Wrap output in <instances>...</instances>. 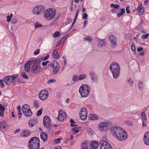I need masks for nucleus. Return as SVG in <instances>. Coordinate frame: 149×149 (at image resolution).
<instances>
[{
  "label": "nucleus",
  "instance_id": "obj_1",
  "mask_svg": "<svg viewBox=\"0 0 149 149\" xmlns=\"http://www.w3.org/2000/svg\"><path fill=\"white\" fill-rule=\"evenodd\" d=\"M90 86L85 84H82L79 88V92L83 97H86L88 96L91 91Z\"/></svg>",
  "mask_w": 149,
  "mask_h": 149
},
{
  "label": "nucleus",
  "instance_id": "obj_2",
  "mask_svg": "<svg viewBox=\"0 0 149 149\" xmlns=\"http://www.w3.org/2000/svg\"><path fill=\"white\" fill-rule=\"evenodd\" d=\"M56 12L50 8L48 9L45 10L44 13V16L45 18L47 20H50L53 19L55 16Z\"/></svg>",
  "mask_w": 149,
  "mask_h": 149
},
{
  "label": "nucleus",
  "instance_id": "obj_3",
  "mask_svg": "<svg viewBox=\"0 0 149 149\" xmlns=\"http://www.w3.org/2000/svg\"><path fill=\"white\" fill-rule=\"evenodd\" d=\"M22 110L24 115L26 117H30L32 115L31 110L27 104L23 105L22 108Z\"/></svg>",
  "mask_w": 149,
  "mask_h": 149
},
{
  "label": "nucleus",
  "instance_id": "obj_4",
  "mask_svg": "<svg viewBox=\"0 0 149 149\" xmlns=\"http://www.w3.org/2000/svg\"><path fill=\"white\" fill-rule=\"evenodd\" d=\"M111 130L113 134V135L116 137L122 131L123 132V130L121 128L117 127H113L111 128Z\"/></svg>",
  "mask_w": 149,
  "mask_h": 149
},
{
  "label": "nucleus",
  "instance_id": "obj_5",
  "mask_svg": "<svg viewBox=\"0 0 149 149\" xmlns=\"http://www.w3.org/2000/svg\"><path fill=\"white\" fill-rule=\"evenodd\" d=\"M45 10L42 6H37L34 8L33 12L34 14L37 15L42 13Z\"/></svg>",
  "mask_w": 149,
  "mask_h": 149
},
{
  "label": "nucleus",
  "instance_id": "obj_6",
  "mask_svg": "<svg viewBox=\"0 0 149 149\" xmlns=\"http://www.w3.org/2000/svg\"><path fill=\"white\" fill-rule=\"evenodd\" d=\"M51 120L49 117L47 116H45L43 118V125L45 127L49 128L50 130L51 127H50Z\"/></svg>",
  "mask_w": 149,
  "mask_h": 149
},
{
  "label": "nucleus",
  "instance_id": "obj_7",
  "mask_svg": "<svg viewBox=\"0 0 149 149\" xmlns=\"http://www.w3.org/2000/svg\"><path fill=\"white\" fill-rule=\"evenodd\" d=\"M67 118L66 114L63 111L60 110L58 111V116L57 119L60 121H63Z\"/></svg>",
  "mask_w": 149,
  "mask_h": 149
},
{
  "label": "nucleus",
  "instance_id": "obj_8",
  "mask_svg": "<svg viewBox=\"0 0 149 149\" xmlns=\"http://www.w3.org/2000/svg\"><path fill=\"white\" fill-rule=\"evenodd\" d=\"M49 95V93L47 90H42L40 91L39 94L40 99L42 100L46 99Z\"/></svg>",
  "mask_w": 149,
  "mask_h": 149
},
{
  "label": "nucleus",
  "instance_id": "obj_9",
  "mask_svg": "<svg viewBox=\"0 0 149 149\" xmlns=\"http://www.w3.org/2000/svg\"><path fill=\"white\" fill-rule=\"evenodd\" d=\"M100 149H112L111 146L105 141H101L100 143Z\"/></svg>",
  "mask_w": 149,
  "mask_h": 149
},
{
  "label": "nucleus",
  "instance_id": "obj_10",
  "mask_svg": "<svg viewBox=\"0 0 149 149\" xmlns=\"http://www.w3.org/2000/svg\"><path fill=\"white\" fill-rule=\"evenodd\" d=\"M109 123L107 122H102L99 124L98 127L101 132L105 131L108 128Z\"/></svg>",
  "mask_w": 149,
  "mask_h": 149
},
{
  "label": "nucleus",
  "instance_id": "obj_11",
  "mask_svg": "<svg viewBox=\"0 0 149 149\" xmlns=\"http://www.w3.org/2000/svg\"><path fill=\"white\" fill-rule=\"evenodd\" d=\"M109 40L111 42V46L112 47H116L117 39L114 35H110L109 37Z\"/></svg>",
  "mask_w": 149,
  "mask_h": 149
},
{
  "label": "nucleus",
  "instance_id": "obj_12",
  "mask_svg": "<svg viewBox=\"0 0 149 149\" xmlns=\"http://www.w3.org/2000/svg\"><path fill=\"white\" fill-rule=\"evenodd\" d=\"M41 70V67L38 65H34L32 66L31 69V72L33 74H37L40 72Z\"/></svg>",
  "mask_w": 149,
  "mask_h": 149
},
{
  "label": "nucleus",
  "instance_id": "obj_13",
  "mask_svg": "<svg viewBox=\"0 0 149 149\" xmlns=\"http://www.w3.org/2000/svg\"><path fill=\"white\" fill-rule=\"evenodd\" d=\"M116 137L120 141H123L127 137V134L126 132L124 130L121 132Z\"/></svg>",
  "mask_w": 149,
  "mask_h": 149
},
{
  "label": "nucleus",
  "instance_id": "obj_14",
  "mask_svg": "<svg viewBox=\"0 0 149 149\" xmlns=\"http://www.w3.org/2000/svg\"><path fill=\"white\" fill-rule=\"evenodd\" d=\"M80 116L81 119L82 120H84L87 118V112L86 108H84L81 109Z\"/></svg>",
  "mask_w": 149,
  "mask_h": 149
},
{
  "label": "nucleus",
  "instance_id": "obj_15",
  "mask_svg": "<svg viewBox=\"0 0 149 149\" xmlns=\"http://www.w3.org/2000/svg\"><path fill=\"white\" fill-rule=\"evenodd\" d=\"M109 69L110 70L120 69L119 65L116 62H113L111 64Z\"/></svg>",
  "mask_w": 149,
  "mask_h": 149
},
{
  "label": "nucleus",
  "instance_id": "obj_16",
  "mask_svg": "<svg viewBox=\"0 0 149 149\" xmlns=\"http://www.w3.org/2000/svg\"><path fill=\"white\" fill-rule=\"evenodd\" d=\"M32 61H29L26 63L24 65V69L25 72H29L30 71V65L31 64Z\"/></svg>",
  "mask_w": 149,
  "mask_h": 149
},
{
  "label": "nucleus",
  "instance_id": "obj_17",
  "mask_svg": "<svg viewBox=\"0 0 149 149\" xmlns=\"http://www.w3.org/2000/svg\"><path fill=\"white\" fill-rule=\"evenodd\" d=\"M143 140L145 144L149 145V131L147 132L145 134Z\"/></svg>",
  "mask_w": 149,
  "mask_h": 149
},
{
  "label": "nucleus",
  "instance_id": "obj_18",
  "mask_svg": "<svg viewBox=\"0 0 149 149\" xmlns=\"http://www.w3.org/2000/svg\"><path fill=\"white\" fill-rule=\"evenodd\" d=\"M31 132L28 130H23L20 133V136L22 137H27L29 136Z\"/></svg>",
  "mask_w": 149,
  "mask_h": 149
},
{
  "label": "nucleus",
  "instance_id": "obj_19",
  "mask_svg": "<svg viewBox=\"0 0 149 149\" xmlns=\"http://www.w3.org/2000/svg\"><path fill=\"white\" fill-rule=\"evenodd\" d=\"M112 73L113 76L115 79L117 78L119 75L120 69L110 70Z\"/></svg>",
  "mask_w": 149,
  "mask_h": 149
},
{
  "label": "nucleus",
  "instance_id": "obj_20",
  "mask_svg": "<svg viewBox=\"0 0 149 149\" xmlns=\"http://www.w3.org/2000/svg\"><path fill=\"white\" fill-rule=\"evenodd\" d=\"M98 145V143L97 141H92L90 144V148L91 149H96Z\"/></svg>",
  "mask_w": 149,
  "mask_h": 149
},
{
  "label": "nucleus",
  "instance_id": "obj_21",
  "mask_svg": "<svg viewBox=\"0 0 149 149\" xmlns=\"http://www.w3.org/2000/svg\"><path fill=\"white\" fill-rule=\"evenodd\" d=\"M40 136L41 139L44 142H46L47 141L48 136L46 133L44 132H42L40 134Z\"/></svg>",
  "mask_w": 149,
  "mask_h": 149
},
{
  "label": "nucleus",
  "instance_id": "obj_22",
  "mask_svg": "<svg viewBox=\"0 0 149 149\" xmlns=\"http://www.w3.org/2000/svg\"><path fill=\"white\" fill-rule=\"evenodd\" d=\"M52 55L53 58L56 59L58 58L60 56V54H58L57 49H55L54 50L52 53Z\"/></svg>",
  "mask_w": 149,
  "mask_h": 149
},
{
  "label": "nucleus",
  "instance_id": "obj_23",
  "mask_svg": "<svg viewBox=\"0 0 149 149\" xmlns=\"http://www.w3.org/2000/svg\"><path fill=\"white\" fill-rule=\"evenodd\" d=\"M37 123V120L33 118H31L29 122V125L30 127H32L35 125Z\"/></svg>",
  "mask_w": 149,
  "mask_h": 149
},
{
  "label": "nucleus",
  "instance_id": "obj_24",
  "mask_svg": "<svg viewBox=\"0 0 149 149\" xmlns=\"http://www.w3.org/2000/svg\"><path fill=\"white\" fill-rule=\"evenodd\" d=\"M11 77L9 76H7L3 78V81L6 85L10 84Z\"/></svg>",
  "mask_w": 149,
  "mask_h": 149
},
{
  "label": "nucleus",
  "instance_id": "obj_25",
  "mask_svg": "<svg viewBox=\"0 0 149 149\" xmlns=\"http://www.w3.org/2000/svg\"><path fill=\"white\" fill-rule=\"evenodd\" d=\"M88 118L89 119L92 120H97L99 119V117L97 115L93 114L89 115Z\"/></svg>",
  "mask_w": 149,
  "mask_h": 149
},
{
  "label": "nucleus",
  "instance_id": "obj_26",
  "mask_svg": "<svg viewBox=\"0 0 149 149\" xmlns=\"http://www.w3.org/2000/svg\"><path fill=\"white\" fill-rule=\"evenodd\" d=\"M8 125L7 123L4 121L0 122V128L1 129L3 130L6 128Z\"/></svg>",
  "mask_w": 149,
  "mask_h": 149
},
{
  "label": "nucleus",
  "instance_id": "obj_27",
  "mask_svg": "<svg viewBox=\"0 0 149 149\" xmlns=\"http://www.w3.org/2000/svg\"><path fill=\"white\" fill-rule=\"evenodd\" d=\"M136 10H138V11L139 13V14L141 13V15L143 14L144 13V9L143 8L142 5L139 6L137 9H136Z\"/></svg>",
  "mask_w": 149,
  "mask_h": 149
},
{
  "label": "nucleus",
  "instance_id": "obj_28",
  "mask_svg": "<svg viewBox=\"0 0 149 149\" xmlns=\"http://www.w3.org/2000/svg\"><path fill=\"white\" fill-rule=\"evenodd\" d=\"M90 75L91 79L93 81L96 80L97 78V76L96 74L93 72H90Z\"/></svg>",
  "mask_w": 149,
  "mask_h": 149
},
{
  "label": "nucleus",
  "instance_id": "obj_29",
  "mask_svg": "<svg viewBox=\"0 0 149 149\" xmlns=\"http://www.w3.org/2000/svg\"><path fill=\"white\" fill-rule=\"evenodd\" d=\"M68 36V35H65L63 36L62 37H61V39H60V41L59 42V45H61L62 43L64 42Z\"/></svg>",
  "mask_w": 149,
  "mask_h": 149
},
{
  "label": "nucleus",
  "instance_id": "obj_30",
  "mask_svg": "<svg viewBox=\"0 0 149 149\" xmlns=\"http://www.w3.org/2000/svg\"><path fill=\"white\" fill-rule=\"evenodd\" d=\"M5 109V108L0 103V116H3V112Z\"/></svg>",
  "mask_w": 149,
  "mask_h": 149
},
{
  "label": "nucleus",
  "instance_id": "obj_31",
  "mask_svg": "<svg viewBox=\"0 0 149 149\" xmlns=\"http://www.w3.org/2000/svg\"><path fill=\"white\" fill-rule=\"evenodd\" d=\"M105 45V42L104 40H99L98 42L97 45L99 47H102Z\"/></svg>",
  "mask_w": 149,
  "mask_h": 149
},
{
  "label": "nucleus",
  "instance_id": "obj_32",
  "mask_svg": "<svg viewBox=\"0 0 149 149\" xmlns=\"http://www.w3.org/2000/svg\"><path fill=\"white\" fill-rule=\"evenodd\" d=\"M88 143L86 142L82 143L81 145V149H88Z\"/></svg>",
  "mask_w": 149,
  "mask_h": 149
},
{
  "label": "nucleus",
  "instance_id": "obj_33",
  "mask_svg": "<svg viewBox=\"0 0 149 149\" xmlns=\"http://www.w3.org/2000/svg\"><path fill=\"white\" fill-rule=\"evenodd\" d=\"M137 86L139 90H141L143 88V83L141 81H140L137 84Z\"/></svg>",
  "mask_w": 149,
  "mask_h": 149
},
{
  "label": "nucleus",
  "instance_id": "obj_34",
  "mask_svg": "<svg viewBox=\"0 0 149 149\" xmlns=\"http://www.w3.org/2000/svg\"><path fill=\"white\" fill-rule=\"evenodd\" d=\"M59 65H56V66L54 67L53 69V73L54 74H56L59 69Z\"/></svg>",
  "mask_w": 149,
  "mask_h": 149
},
{
  "label": "nucleus",
  "instance_id": "obj_35",
  "mask_svg": "<svg viewBox=\"0 0 149 149\" xmlns=\"http://www.w3.org/2000/svg\"><path fill=\"white\" fill-rule=\"evenodd\" d=\"M141 115L142 119V120L147 121V116L144 112H142L141 113Z\"/></svg>",
  "mask_w": 149,
  "mask_h": 149
},
{
  "label": "nucleus",
  "instance_id": "obj_36",
  "mask_svg": "<svg viewBox=\"0 0 149 149\" xmlns=\"http://www.w3.org/2000/svg\"><path fill=\"white\" fill-rule=\"evenodd\" d=\"M87 77L86 75L85 74H81L79 75L78 77L79 80H81L86 78Z\"/></svg>",
  "mask_w": 149,
  "mask_h": 149
},
{
  "label": "nucleus",
  "instance_id": "obj_37",
  "mask_svg": "<svg viewBox=\"0 0 149 149\" xmlns=\"http://www.w3.org/2000/svg\"><path fill=\"white\" fill-rule=\"evenodd\" d=\"M70 121L71 123L70 126L71 127H72L73 126L77 127L78 125L76 124V123L74 122L72 119H71L70 120Z\"/></svg>",
  "mask_w": 149,
  "mask_h": 149
},
{
  "label": "nucleus",
  "instance_id": "obj_38",
  "mask_svg": "<svg viewBox=\"0 0 149 149\" xmlns=\"http://www.w3.org/2000/svg\"><path fill=\"white\" fill-rule=\"evenodd\" d=\"M84 40H86L89 42L91 43L93 40V39L91 36H86L84 38Z\"/></svg>",
  "mask_w": 149,
  "mask_h": 149
},
{
  "label": "nucleus",
  "instance_id": "obj_39",
  "mask_svg": "<svg viewBox=\"0 0 149 149\" xmlns=\"http://www.w3.org/2000/svg\"><path fill=\"white\" fill-rule=\"evenodd\" d=\"M125 123L130 126H132L133 125V123L132 121L129 120H126L125 121Z\"/></svg>",
  "mask_w": 149,
  "mask_h": 149
},
{
  "label": "nucleus",
  "instance_id": "obj_40",
  "mask_svg": "<svg viewBox=\"0 0 149 149\" xmlns=\"http://www.w3.org/2000/svg\"><path fill=\"white\" fill-rule=\"evenodd\" d=\"M60 34V32L58 31H56L53 35V36L54 38H56L59 36Z\"/></svg>",
  "mask_w": 149,
  "mask_h": 149
},
{
  "label": "nucleus",
  "instance_id": "obj_41",
  "mask_svg": "<svg viewBox=\"0 0 149 149\" xmlns=\"http://www.w3.org/2000/svg\"><path fill=\"white\" fill-rule=\"evenodd\" d=\"M111 8L113 7L115 9H118L119 8V6L118 5L116 4L115 5L113 3H111L110 5Z\"/></svg>",
  "mask_w": 149,
  "mask_h": 149
},
{
  "label": "nucleus",
  "instance_id": "obj_42",
  "mask_svg": "<svg viewBox=\"0 0 149 149\" xmlns=\"http://www.w3.org/2000/svg\"><path fill=\"white\" fill-rule=\"evenodd\" d=\"M43 58L40 57L38 58V59L34 62V64H39L40 63V62L43 60Z\"/></svg>",
  "mask_w": 149,
  "mask_h": 149
},
{
  "label": "nucleus",
  "instance_id": "obj_43",
  "mask_svg": "<svg viewBox=\"0 0 149 149\" xmlns=\"http://www.w3.org/2000/svg\"><path fill=\"white\" fill-rule=\"evenodd\" d=\"M18 74H13L11 76L12 78V82L13 83L14 82V81L16 79V77H18Z\"/></svg>",
  "mask_w": 149,
  "mask_h": 149
},
{
  "label": "nucleus",
  "instance_id": "obj_44",
  "mask_svg": "<svg viewBox=\"0 0 149 149\" xmlns=\"http://www.w3.org/2000/svg\"><path fill=\"white\" fill-rule=\"evenodd\" d=\"M72 80L74 82H77L79 80L77 76L76 75H74L73 76Z\"/></svg>",
  "mask_w": 149,
  "mask_h": 149
},
{
  "label": "nucleus",
  "instance_id": "obj_45",
  "mask_svg": "<svg viewBox=\"0 0 149 149\" xmlns=\"http://www.w3.org/2000/svg\"><path fill=\"white\" fill-rule=\"evenodd\" d=\"M13 16L12 14H10V16H8L7 17V21L8 22H10L11 19V18Z\"/></svg>",
  "mask_w": 149,
  "mask_h": 149
},
{
  "label": "nucleus",
  "instance_id": "obj_46",
  "mask_svg": "<svg viewBox=\"0 0 149 149\" xmlns=\"http://www.w3.org/2000/svg\"><path fill=\"white\" fill-rule=\"evenodd\" d=\"M133 81L131 78H129V79L127 80V82L129 84L131 85V86H132L133 85Z\"/></svg>",
  "mask_w": 149,
  "mask_h": 149
},
{
  "label": "nucleus",
  "instance_id": "obj_47",
  "mask_svg": "<svg viewBox=\"0 0 149 149\" xmlns=\"http://www.w3.org/2000/svg\"><path fill=\"white\" fill-rule=\"evenodd\" d=\"M21 76L24 78L26 79H28V77L26 75V73L25 72H23L21 74Z\"/></svg>",
  "mask_w": 149,
  "mask_h": 149
},
{
  "label": "nucleus",
  "instance_id": "obj_48",
  "mask_svg": "<svg viewBox=\"0 0 149 149\" xmlns=\"http://www.w3.org/2000/svg\"><path fill=\"white\" fill-rule=\"evenodd\" d=\"M42 26L41 24H39L38 22H36L35 25V28H37L38 27H41Z\"/></svg>",
  "mask_w": 149,
  "mask_h": 149
},
{
  "label": "nucleus",
  "instance_id": "obj_49",
  "mask_svg": "<svg viewBox=\"0 0 149 149\" xmlns=\"http://www.w3.org/2000/svg\"><path fill=\"white\" fill-rule=\"evenodd\" d=\"M149 35V34L148 33L146 34H143L142 36V38L143 39L147 38Z\"/></svg>",
  "mask_w": 149,
  "mask_h": 149
},
{
  "label": "nucleus",
  "instance_id": "obj_50",
  "mask_svg": "<svg viewBox=\"0 0 149 149\" xmlns=\"http://www.w3.org/2000/svg\"><path fill=\"white\" fill-rule=\"evenodd\" d=\"M72 130L74 133H78L79 131V130L75 127H73Z\"/></svg>",
  "mask_w": 149,
  "mask_h": 149
},
{
  "label": "nucleus",
  "instance_id": "obj_51",
  "mask_svg": "<svg viewBox=\"0 0 149 149\" xmlns=\"http://www.w3.org/2000/svg\"><path fill=\"white\" fill-rule=\"evenodd\" d=\"M72 21V19L71 18H69L67 20V21L65 22V24L67 25V24H69Z\"/></svg>",
  "mask_w": 149,
  "mask_h": 149
},
{
  "label": "nucleus",
  "instance_id": "obj_52",
  "mask_svg": "<svg viewBox=\"0 0 149 149\" xmlns=\"http://www.w3.org/2000/svg\"><path fill=\"white\" fill-rule=\"evenodd\" d=\"M42 109H40L38 111L36 114V115L37 116H39L42 114Z\"/></svg>",
  "mask_w": 149,
  "mask_h": 149
},
{
  "label": "nucleus",
  "instance_id": "obj_53",
  "mask_svg": "<svg viewBox=\"0 0 149 149\" xmlns=\"http://www.w3.org/2000/svg\"><path fill=\"white\" fill-rule=\"evenodd\" d=\"M34 105L36 108H37L39 106V103L37 101H35L34 102Z\"/></svg>",
  "mask_w": 149,
  "mask_h": 149
},
{
  "label": "nucleus",
  "instance_id": "obj_54",
  "mask_svg": "<svg viewBox=\"0 0 149 149\" xmlns=\"http://www.w3.org/2000/svg\"><path fill=\"white\" fill-rule=\"evenodd\" d=\"M88 15L86 13H84L83 14L82 18L83 19H87Z\"/></svg>",
  "mask_w": 149,
  "mask_h": 149
},
{
  "label": "nucleus",
  "instance_id": "obj_55",
  "mask_svg": "<svg viewBox=\"0 0 149 149\" xmlns=\"http://www.w3.org/2000/svg\"><path fill=\"white\" fill-rule=\"evenodd\" d=\"M56 80L55 79H50L48 81V83L51 84L55 82Z\"/></svg>",
  "mask_w": 149,
  "mask_h": 149
},
{
  "label": "nucleus",
  "instance_id": "obj_56",
  "mask_svg": "<svg viewBox=\"0 0 149 149\" xmlns=\"http://www.w3.org/2000/svg\"><path fill=\"white\" fill-rule=\"evenodd\" d=\"M0 86L2 88L4 86V84L3 83V81L1 79H0Z\"/></svg>",
  "mask_w": 149,
  "mask_h": 149
},
{
  "label": "nucleus",
  "instance_id": "obj_57",
  "mask_svg": "<svg viewBox=\"0 0 149 149\" xmlns=\"http://www.w3.org/2000/svg\"><path fill=\"white\" fill-rule=\"evenodd\" d=\"M61 138H58L57 139L54 140V142L55 143H59L61 141Z\"/></svg>",
  "mask_w": 149,
  "mask_h": 149
},
{
  "label": "nucleus",
  "instance_id": "obj_58",
  "mask_svg": "<svg viewBox=\"0 0 149 149\" xmlns=\"http://www.w3.org/2000/svg\"><path fill=\"white\" fill-rule=\"evenodd\" d=\"M131 49L133 51H134L135 50V46L133 44H132L131 45Z\"/></svg>",
  "mask_w": 149,
  "mask_h": 149
},
{
  "label": "nucleus",
  "instance_id": "obj_59",
  "mask_svg": "<svg viewBox=\"0 0 149 149\" xmlns=\"http://www.w3.org/2000/svg\"><path fill=\"white\" fill-rule=\"evenodd\" d=\"M40 51V49H37L34 52V54L35 55H37L39 53Z\"/></svg>",
  "mask_w": 149,
  "mask_h": 149
},
{
  "label": "nucleus",
  "instance_id": "obj_60",
  "mask_svg": "<svg viewBox=\"0 0 149 149\" xmlns=\"http://www.w3.org/2000/svg\"><path fill=\"white\" fill-rule=\"evenodd\" d=\"M12 21L13 24H15L17 22V20L16 19H12Z\"/></svg>",
  "mask_w": 149,
  "mask_h": 149
},
{
  "label": "nucleus",
  "instance_id": "obj_61",
  "mask_svg": "<svg viewBox=\"0 0 149 149\" xmlns=\"http://www.w3.org/2000/svg\"><path fill=\"white\" fill-rule=\"evenodd\" d=\"M130 8V7L129 6H127L126 8V12L127 13H130V11L129 10Z\"/></svg>",
  "mask_w": 149,
  "mask_h": 149
},
{
  "label": "nucleus",
  "instance_id": "obj_62",
  "mask_svg": "<svg viewBox=\"0 0 149 149\" xmlns=\"http://www.w3.org/2000/svg\"><path fill=\"white\" fill-rule=\"evenodd\" d=\"M78 13H79V9H77V13L76 14V16H75V17L74 19V21L75 22V21L77 19V16L78 15Z\"/></svg>",
  "mask_w": 149,
  "mask_h": 149
},
{
  "label": "nucleus",
  "instance_id": "obj_63",
  "mask_svg": "<svg viewBox=\"0 0 149 149\" xmlns=\"http://www.w3.org/2000/svg\"><path fill=\"white\" fill-rule=\"evenodd\" d=\"M125 13V10L124 8H122L121 10V13L123 15Z\"/></svg>",
  "mask_w": 149,
  "mask_h": 149
},
{
  "label": "nucleus",
  "instance_id": "obj_64",
  "mask_svg": "<svg viewBox=\"0 0 149 149\" xmlns=\"http://www.w3.org/2000/svg\"><path fill=\"white\" fill-rule=\"evenodd\" d=\"M143 48L142 47H140L138 48L137 51L139 52H140L143 50Z\"/></svg>",
  "mask_w": 149,
  "mask_h": 149
}]
</instances>
